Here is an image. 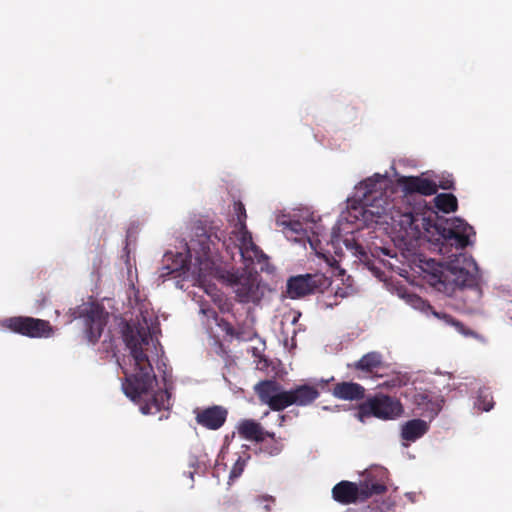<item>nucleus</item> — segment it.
<instances>
[{
    "mask_svg": "<svg viewBox=\"0 0 512 512\" xmlns=\"http://www.w3.org/2000/svg\"><path fill=\"white\" fill-rule=\"evenodd\" d=\"M123 339L130 350L134 362V373L128 374L122 368L125 379L122 389L132 401L140 402L143 414H156L170 408V394L166 390L152 393L157 384V378L146 351L153 344L148 327L126 324L123 329Z\"/></svg>",
    "mask_w": 512,
    "mask_h": 512,
    "instance_id": "f257e3e1",
    "label": "nucleus"
},
{
    "mask_svg": "<svg viewBox=\"0 0 512 512\" xmlns=\"http://www.w3.org/2000/svg\"><path fill=\"white\" fill-rule=\"evenodd\" d=\"M391 219L412 238L421 237L424 233H432V229L435 230L438 235L435 240L441 245L439 251L442 254L448 245L455 247L457 251L463 250L471 244L470 237L475 235L473 227L463 219L452 218L434 223L429 217L412 208H406L403 212L395 210Z\"/></svg>",
    "mask_w": 512,
    "mask_h": 512,
    "instance_id": "f03ea898",
    "label": "nucleus"
},
{
    "mask_svg": "<svg viewBox=\"0 0 512 512\" xmlns=\"http://www.w3.org/2000/svg\"><path fill=\"white\" fill-rule=\"evenodd\" d=\"M447 263L442 264L434 259H428L421 266L426 281L437 291L450 295L456 289L472 294L473 300H479L482 289L477 273V265L473 259L463 253L452 254Z\"/></svg>",
    "mask_w": 512,
    "mask_h": 512,
    "instance_id": "7ed1b4c3",
    "label": "nucleus"
},
{
    "mask_svg": "<svg viewBox=\"0 0 512 512\" xmlns=\"http://www.w3.org/2000/svg\"><path fill=\"white\" fill-rule=\"evenodd\" d=\"M254 391L259 401L273 411H282L291 405L308 406L320 395L315 386L302 384L290 390H284L275 380L258 382L254 386Z\"/></svg>",
    "mask_w": 512,
    "mask_h": 512,
    "instance_id": "20e7f679",
    "label": "nucleus"
},
{
    "mask_svg": "<svg viewBox=\"0 0 512 512\" xmlns=\"http://www.w3.org/2000/svg\"><path fill=\"white\" fill-rule=\"evenodd\" d=\"M233 210L237 221L234 225V229L229 234L230 240L227 242L228 247L233 245V248L237 249V253L247 267L252 265L255 261L260 263L267 260L268 257L253 242L252 235L247 229V214L244 204L241 201L234 202Z\"/></svg>",
    "mask_w": 512,
    "mask_h": 512,
    "instance_id": "39448f33",
    "label": "nucleus"
},
{
    "mask_svg": "<svg viewBox=\"0 0 512 512\" xmlns=\"http://www.w3.org/2000/svg\"><path fill=\"white\" fill-rule=\"evenodd\" d=\"M229 240L230 236L228 235L226 237L223 231L214 232L202 230L201 233L195 235V238L191 239L188 250L189 252L195 253V257L198 261L208 260L212 255L217 254L220 249H225V251L231 255V258H234L237 249H234L233 245L230 247L226 245V242Z\"/></svg>",
    "mask_w": 512,
    "mask_h": 512,
    "instance_id": "423d86ee",
    "label": "nucleus"
},
{
    "mask_svg": "<svg viewBox=\"0 0 512 512\" xmlns=\"http://www.w3.org/2000/svg\"><path fill=\"white\" fill-rule=\"evenodd\" d=\"M216 277L224 284L234 288L237 300L241 303L259 300L256 277L251 273L232 269H217Z\"/></svg>",
    "mask_w": 512,
    "mask_h": 512,
    "instance_id": "0eeeda50",
    "label": "nucleus"
},
{
    "mask_svg": "<svg viewBox=\"0 0 512 512\" xmlns=\"http://www.w3.org/2000/svg\"><path fill=\"white\" fill-rule=\"evenodd\" d=\"M73 317L83 320L87 341L91 344L97 343L107 325L108 313L104 308L94 302L83 303L75 309Z\"/></svg>",
    "mask_w": 512,
    "mask_h": 512,
    "instance_id": "6e6552de",
    "label": "nucleus"
},
{
    "mask_svg": "<svg viewBox=\"0 0 512 512\" xmlns=\"http://www.w3.org/2000/svg\"><path fill=\"white\" fill-rule=\"evenodd\" d=\"M331 284V278L319 272L292 276L287 281V294L291 299H298L311 294L324 293Z\"/></svg>",
    "mask_w": 512,
    "mask_h": 512,
    "instance_id": "1a4fd4ad",
    "label": "nucleus"
},
{
    "mask_svg": "<svg viewBox=\"0 0 512 512\" xmlns=\"http://www.w3.org/2000/svg\"><path fill=\"white\" fill-rule=\"evenodd\" d=\"M386 491V486L381 483H371L367 481L360 487L350 481H341L332 489L333 498L342 504L355 503L358 500H365L372 495H379Z\"/></svg>",
    "mask_w": 512,
    "mask_h": 512,
    "instance_id": "9d476101",
    "label": "nucleus"
},
{
    "mask_svg": "<svg viewBox=\"0 0 512 512\" xmlns=\"http://www.w3.org/2000/svg\"><path fill=\"white\" fill-rule=\"evenodd\" d=\"M403 412L401 402L391 396L384 394H377L374 397L368 398L359 407V416L369 417L374 416L379 419L389 420L399 417Z\"/></svg>",
    "mask_w": 512,
    "mask_h": 512,
    "instance_id": "9b49d317",
    "label": "nucleus"
},
{
    "mask_svg": "<svg viewBox=\"0 0 512 512\" xmlns=\"http://www.w3.org/2000/svg\"><path fill=\"white\" fill-rule=\"evenodd\" d=\"M1 325L14 333L29 338H48L54 333L49 321L28 316L6 318Z\"/></svg>",
    "mask_w": 512,
    "mask_h": 512,
    "instance_id": "f8f14e48",
    "label": "nucleus"
},
{
    "mask_svg": "<svg viewBox=\"0 0 512 512\" xmlns=\"http://www.w3.org/2000/svg\"><path fill=\"white\" fill-rule=\"evenodd\" d=\"M410 397L414 405V411L430 420L439 414L444 403V399L440 394L428 389L414 388L410 393Z\"/></svg>",
    "mask_w": 512,
    "mask_h": 512,
    "instance_id": "ddd939ff",
    "label": "nucleus"
},
{
    "mask_svg": "<svg viewBox=\"0 0 512 512\" xmlns=\"http://www.w3.org/2000/svg\"><path fill=\"white\" fill-rule=\"evenodd\" d=\"M284 225V233L289 240L303 244L307 241L311 248L317 251L318 244L320 243L317 237L320 235V231L316 224H313L316 230H313L309 223H303L298 220L285 222Z\"/></svg>",
    "mask_w": 512,
    "mask_h": 512,
    "instance_id": "4468645a",
    "label": "nucleus"
},
{
    "mask_svg": "<svg viewBox=\"0 0 512 512\" xmlns=\"http://www.w3.org/2000/svg\"><path fill=\"white\" fill-rule=\"evenodd\" d=\"M406 196L420 194L431 196L437 193L436 180L423 176H403L399 179Z\"/></svg>",
    "mask_w": 512,
    "mask_h": 512,
    "instance_id": "2eb2a0df",
    "label": "nucleus"
},
{
    "mask_svg": "<svg viewBox=\"0 0 512 512\" xmlns=\"http://www.w3.org/2000/svg\"><path fill=\"white\" fill-rule=\"evenodd\" d=\"M228 411L222 406H211L202 409L196 414V422L210 430L222 427L227 419Z\"/></svg>",
    "mask_w": 512,
    "mask_h": 512,
    "instance_id": "dca6fc26",
    "label": "nucleus"
},
{
    "mask_svg": "<svg viewBox=\"0 0 512 512\" xmlns=\"http://www.w3.org/2000/svg\"><path fill=\"white\" fill-rule=\"evenodd\" d=\"M384 182V177L380 174H375L372 177H369L362 182L359 183L357 187L358 191H362V201L364 205L380 208V204L378 205L377 195H381L382 183Z\"/></svg>",
    "mask_w": 512,
    "mask_h": 512,
    "instance_id": "f3484780",
    "label": "nucleus"
},
{
    "mask_svg": "<svg viewBox=\"0 0 512 512\" xmlns=\"http://www.w3.org/2000/svg\"><path fill=\"white\" fill-rule=\"evenodd\" d=\"M238 432L241 437L249 441L263 442L266 437L275 440L274 432L265 431L260 423L252 419L241 421Z\"/></svg>",
    "mask_w": 512,
    "mask_h": 512,
    "instance_id": "a211bd4d",
    "label": "nucleus"
},
{
    "mask_svg": "<svg viewBox=\"0 0 512 512\" xmlns=\"http://www.w3.org/2000/svg\"><path fill=\"white\" fill-rule=\"evenodd\" d=\"M332 394L334 397L342 400H360L364 398L365 389L358 383L341 382L334 386Z\"/></svg>",
    "mask_w": 512,
    "mask_h": 512,
    "instance_id": "6ab92c4d",
    "label": "nucleus"
},
{
    "mask_svg": "<svg viewBox=\"0 0 512 512\" xmlns=\"http://www.w3.org/2000/svg\"><path fill=\"white\" fill-rule=\"evenodd\" d=\"M383 356L380 352L372 351L363 355L356 361L352 367L366 373H373L377 369L383 367Z\"/></svg>",
    "mask_w": 512,
    "mask_h": 512,
    "instance_id": "aec40b11",
    "label": "nucleus"
},
{
    "mask_svg": "<svg viewBox=\"0 0 512 512\" xmlns=\"http://www.w3.org/2000/svg\"><path fill=\"white\" fill-rule=\"evenodd\" d=\"M429 429L426 421L422 419H412L407 421L401 430V437L406 441H416L422 437Z\"/></svg>",
    "mask_w": 512,
    "mask_h": 512,
    "instance_id": "412c9836",
    "label": "nucleus"
},
{
    "mask_svg": "<svg viewBox=\"0 0 512 512\" xmlns=\"http://www.w3.org/2000/svg\"><path fill=\"white\" fill-rule=\"evenodd\" d=\"M435 207L443 213L455 212L458 208V200L452 193H440L433 199Z\"/></svg>",
    "mask_w": 512,
    "mask_h": 512,
    "instance_id": "4be33fe9",
    "label": "nucleus"
},
{
    "mask_svg": "<svg viewBox=\"0 0 512 512\" xmlns=\"http://www.w3.org/2000/svg\"><path fill=\"white\" fill-rule=\"evenodd\" d=\"M410 378L407 374L397 373L392 375L388 380L381 383L379 386L386 389L399 388L406 386L409 383Z\"/></svg>",
    "mask_w": 512,
    "mask_h": 512,
    "instance_id": "5701e85b",
    "label": "nucleus"
},
{
    "mask_svg": "<svg viewBox=\"0 0 512 512\" xmlns=\"http://www.w3.org/2000/svg\"><path fill=\"white\" fill-rule=\"evenodd\" d=\"M433 314L439 318V319H442L443 321H445L446 323L454 326L461 334L465 335V336H468V335H474V333L472 331H470L469 329H467L463 323H461L460 321L454 319L451 315L447 314V313H438V312H433Z\"/></svg>",
    "mask_w": 512,
    "mask_h": 512,
    "instance_id": "b1692460",
    "label": "nucleus"
},
{
    "mask_svg": "<svg viewBox=\"0 0 512 512\" xmlns=\"http://www.w3.org/2000/svg\"><path fill=\"white\" fill-rule=\"evenodd\" d=\"M434 180H436L437 190L439 188L443 189V190H454L455 189V182H454L452 174L443 173L440 175H435Z\"/></svg>",
    "mask_w": 512,
    "mask_h": 512,
    "instance_id": "393cba45",
    "label": "nucleus"
},
{
    "mask_svg": "<svg viewBox=\"0 0 512 512\" xmlns=\"http://www.w3.org/2000/svg\"><path fill=\"white\" fill-rule=\"evenodd\" d=\"M257 333L253 328H238L235 329L234 338L241 341H251L256 337Z\"/></svg>",
    "mask_w": 512,
    "mask_h": 512,
    "instance_id": "a878e982",
    "label": "nucleus"
},
{
    "mask_svg": "<svg viewBox=\"0 0 512 512\" xmlns=\"http://www.w3.org/2000/svg\"><path fill=\"white\" fill-rule=\"evenodd\" d=\"M494 402L492 397L485 391H480L478 395V406L484 411H490L493 408Z\"/></svg>",
    "mask_w": 512,
    "mask_h": 512,
    "instance_id": "bb28decb",
    "label": "nucleus"
},
{
    "mask_svg": "<svg viewBox=\"0 0 512 512\" xmlns=\"http://www.w3.org/2000/svg\"><path fill=\"white\" fill-rule=\"evenodd\" d=\"M180 270H181L180 267L171 268L170 266H163L160 269L159 278H161L162 281H165L166 278L169 277L170 275L180 276V274H181Z\"/></svg>",
    "mask_w": 512,
    "mask_h": 512,
    "instance_id": "cd10ccee",
    "label": "nucleus"
},
{
    "mask_svg": "<svg viewBox=\"0 0 512 512\" xmlns=\"http://www.w3.org/2000/svg\"><path fill=\"white\" fill-rule=\"evenodd\" d=\"M245 461L239 458L233 465L229 478L231 480L238 478L244 471Z\"/></svg>",
    "mask_w": 512,
    "mask_h": 512,
    "instance_id": "c85d7f7f",
    "label": "nucleus"
},
{
    "mask_svg": "<svg viewBox=\"0 0 512 512\" xmlns=\"http://www.w3.org/2000/svg\"><path fill=\"white\" fill-rule=\"evenodd\" d=\"M217 322V325L219 326V328L225 332L228 336H231L233 337L234 334H235V328L231 325V323H229L227 320L221 318L219 319L218 318V321Z\"/></svg>",
    "mask_w": 512,
    "mask_h": 512,
    "instance_id": "c756f323",
    "label": "nucleus"
},
{
    "mask_svg": "<svg viewBox=\"0 0 512 512\" xmlns=\"http://www.w3.org/2000/svg\"><path fill=\"white\" fill-rule=\"evenodd\" d=\"M200 311L207 318H213L215 321H218V315L213 308L202 306Z\"/></svg>",
    "mask_w": 512,
    "mask_h": 512,
    "instance_id": "7c9ffc66",
    "label": "nucleus"
},
{
    "mask_svg": "<svg viewBox=\"0 0 512 512\" xmlns=\"http://www.w3.org/2000/svg\"><path fill=\"white\" fill-rule=\"evenodd\" d=\"M260 501L261 502H265L264 504V508L267 510V511H270V503H274L275 502V499L272 497V496H262L260 498Z\"/></svg>",
    "mask_w": 512,
    "mask_h": 512,
    "instance_id": "2f4dec72",
    "label": "nucleus"
},
{
    "mask_svg": "<svg viewBox=\"0 0 512 512\" xmlns=\"http://www.w3.org/2000/svg\"><path fill=\"white\" fill-rule=\"evenodd\" d=\"M281 447L278 444H273L269 450L271 455H277L281 452Z\"/></svg>",
    "mask_w": 512,
    "mask_h": 512,
    "instance_id": "473e14b6",
    "label": "nucleus"
},
{
    "mask_svg": "<svg viewBox=\"0 0 512 512\" xmlns=\"http://www.w3.org/2000/svg\"><path fill=\"white\" fill-rule=\"evenodd\" d=\"M387 210H388V209H387L386 207H382V211H381V213L386 214ZM371 213H372V214H380V211H378V210H377L376 212L371 211Z\"/></svg>",
    "mask_w": 512,
    "mask_h": 512,
    "instance_id": "72a5a7b5",
    "label": "nucleus"
},
{
    "mask_svg": "<svg viewBox=\"0 0 512 512\" xmlns=\"http://www.w3.org/2000/svg\"><path fill=\"white\" fill-rule=\"evenodd\" d=\"M280 418H281L282 421H284L285 420V415H281Z\"/></svg>",
    "mask_w": 512,
    "mask_h": 512,
    "instance_id": "f704fd0d",
    "label": "nucleus"
}]
</instances>
